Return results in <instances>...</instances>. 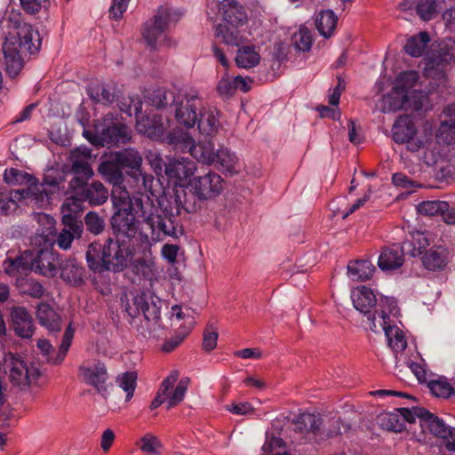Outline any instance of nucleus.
Listing matches in <instances>:
<instances>
[{"label":"nucleus","instance_id":"nucleus-42","mask_svg":"<svg viewBox=\"0 0 455 455\" xmlns=\"http://www.w3.org/2000/svg\"><path fill=\"white\" fill-rule=\"evenodd\" d=\"M87 94L97 104L108 105L116 100L111 87L105 84H92L87 87Z\"/></svg>","mask_w":455,"mask_h":455},{"label":"nucleus","instance_id":"nucleus-46","mask_svg":"<svg viewBox=\"0 0 455 455\" xmlns=\"http://www.w3.org/2000/svg\"><path fill=\"white\" fill-rule=\"evenodd\" d=\"M378 423L383 429L402 433L404 429L403 419L396 412H382L378 416Z\"/></svg>","mask_w":455,"mask_h":455},{"label":"nucleus","instance_id":"nucleus-19","mask_svg":"<svg viewBox=\"0 0 455 455\" xmlns=\"http://www.w3.org/2000/svg\"><path fill=\"white\" fill-rule=\"evenodd\" d=\"M79 375L83 378L84 384L93 387L100 395H104L106 393L105 383L108 379V369L104 363L94 361L86 365H81Z\"/></svg>","mask_w":455,"mask_h":455},{"label":"nucleus","instance_id":"nucleus-15","mask_svg":"<svg viewBox=\"0 0 455 455\" xmlns=\"http://www.w3.org/2000/svg\"><path fill=\"white\" fill-rule=\"evenodd\" d=\"M126 311L131 317H136L142 313L146 321L156 323L160 320L161 300L149 291H140L133 297L132 307L127 304Z\"/></svg>","mask_w":455,"mask_h":455},{"label":"nucleus","instance_id":"nucleus-54","mask_svg":"<svg viewBox=\"0 0 455 455\" xmlns=\"http://www.w3.org/2000/svg\"><path fill=\"white\" fill-rule=\"evenodd\" d=\"M191 331V325L180 326L178 331L175 332L174 336L169 338V339L164 344V351L172 352L177 347H179L185 339V338Z\"/></svg>","mask_w":455,"mask_h":455},{"label":"nucleus","instance_id":"nucleus-63","mask_svg":"<svg viewBox=\"0 0 455 455\" xmlns=\"http://www.w3.org/2000/svg\"><path fill=\"white\" fill-rule=\"evenodd\" d=\"M68 349L69 347H67L66 345H60L59 350H57L56 353L52 350V353L45 355L47 356L48 363L55 365L60 364L64 361L66 355H68Z\"/></svg>","mask_w":455,"mask_h":455},{"label":"nucleus","instance_id":"nucleus-2","mask_svg":"<svg viewBox=\"0 0 455 455\" xmlns=\"http://www.w3.org/2000/svg\"><path fill=\"white\" fill-rule=\"evenodd\" d=\"M225 181L219 173L210 171L188 180L187 185L175 186L172 192H164L158 198L164 211H172L180 216L181 212L192 213L201 209L204 202L220 196Z\"/></svg>","mask_w":455,"mask_h":455},{"label":"nucleus","instance_id":"nucleus-49","mask_svg":"<svg viewBox=\"0 0 455 455\" xmlns=\"http://www.w3.org/2000/svg\"><path fill=\"white\" fill-rule=\"evenodd\" d=\"M427 387H429L431 394L443 399L451 398L455 394L454 387L444 378L429 381Z\"/></svg>","mask_w":455,"mask_h":455},{"label":"nucleus","instance_id":"nucleus-60","mask_svg":"<svg viewBox=\"0 0 455 455\" xmlns=\"http://www.w3.org/2000/svg\"><path fill=\"white\" fill-rule=\"evenodd\" d=\"M160 448V442L156 438V436H153L149 434H147L143 437L140 438V450L143 452L153 455L157 452V450Z\"/></svg>","mask_w":455,"mask_h":455},{"label":"nucleus","instance_id":"nucleus-9","mask_svg":"<svg viewBox=\"0 0 455 455\" xmlns=\"http://www.w3.org/2000/svg\"><path fill=\"white\" fill-rule=\"evenodd\" d=\"M143 103L138 98H129V104H124L120 107L123 112L127 113L129 116L135 115L136 116V129L140 133L147 136L151 140H157L167 133L169 127L168 118H164L159 115L140 116L141 107Z\"/></svg>","mask_w":455,"mask_h":455},{"label":"nucleus","instance_id":"nucleus-56","mask_svg":"<svg viewBox=\"0 0 455 455\" xmlns=\"http://www.w3.org/2000/svg\"><path fill=\"white\" fill-rule=\"evenodd\" d=\"M189 379L188 378H183L179 380L178 386H176L174 392L172 393L168 399L167 409H172L184 399L186 391H188Z\"/></svg>","mask_w":455,"mask_h":455},{"label":"nucleus","instance_id":"nucleus-40","mask_svg":"<svg viewBox=\"0 0 455 455\" xmlns=\"http://www.w3.org/2000/svg\"><path fill=\"white\" fill-rule=\"evenodd\" d=\"M429 42L430 36L427 32H419V34L411 36L407 39L403 51L411 57L419 58L426 52Z\"/></svg>","mask_w":455,"mask_h":455},{"label":"nucleus","instance_id":"nucleus-51","mask_svg":"<svg viewBox=\"0 0 455 455\" xmlns=\"http://www.w3.org/2000/svg\"><path fill=\"white\" fill-rule=\"evenodd\" d=\"M283 447L284 442L282 438L267 434L266 443L262 446V455H291L290 452L282 451Z\"/></svg>","mask_w":455,"mask_h":455},{"label":"nucleus","instance_id":"nucleus-44","mask_svg":"<svg viewBox=\"0 0 455 455\" xmlns=\"http://www.w3.org/2000/svg\"><path fill=\"white\" fill-rule=\"evenodd\" d=\"M2 52H4V56L5 72L12 78L16 77L24 66L20 57V52H24L15 49H2Z\"/></svg>","mask_w":455,"mask_h":455},{"label":"nucleus","instance_id":"nucleus-61","mask_svg":"<svg viewBox=\"0 0 455 455\" xmlns=\"http://www.w3.org/2000/svg\"><path fill=\"white\" fill-rule=\"evenodd\" d=\"M218 333L212 325H207L204 331L203 349L210 352L212 351L217 345Z\"/></svg>","mask_w":455,"mask_h":455},{"label":"nucleus","instance_id":"nucleus-50","mask_svg":"<svg viewBox=\"0 0 455 455\" xmlns=\"http://www.w3.org/2000/svg\"><path fill=\"white\" fill-rule=\"evenodd\" d=\"M137 373L136 371H126L116 377V385L126 393V401L132 400L133 391L136 388Z\"/></svg>","mask_w":455,"mask_h":455},{"label":"nucleus","instance_id":"nucleus-31","mask_svg":"<svg viewBox=\"0 0 455 455\" xmlns=\"http://www.w3.org/2000/svg\"><path fill=\"white\" fill-rule=\"evenodd\" d=\"M403 264V251L399 245L383 249L379 256L378 265L382 271L395 270Z\"/></svg>","mask_w":455,"mask_h":455},{"label":"nucleus","instance_id":"nucleus-1","mask_svg":"<svg viewBox=\"0 0 455 455\" xmlns=\"http://www.w3.org/2000/svg\"><path fill=\"white\" fill-rule=\"evenodd\" d=\"M115 213L111 217V227L116 238L131 241L136 236L138 220L135 215L143 219L145 226L150 229L152 242L159 243L167 237L180 239L184 235V226L180 216L174 212L164 211L158 204L154 206L148 196H129L127 190L111 196Z\"/></svg>","mask_w":455,"mask_h":455},{"label":"nucleus","instance_id":"nucleus-62","mask_svg":"<svg viewBox=\"0 0 455 455\" xmlns=\"http://www.w3.org/2000/svg\"><path fill=\"white\" fill-rule=\"evenodd\" d=\"M24 175L25 173L22 172V171L17 170L15 168L5 169L4 180L7 185H17L21 183Z\"/></svg>","mask_w":455,"mask_h":455},{"label":"nucleus","instance_id":"nucleus-39","mask_svg":"<svg viewBox=\"0 0 455 455\" xmlns=\"http://www.w3.org/2000/svg\"><path fill=\"white\" fill-rule=\"evenodd\" d=\"M374 272L375 267L371 260L359 259L347 264V275L354 281L369 280Z\"/></svg>","mask_w":455,"mask_h":455},{"label":"nucleus","instance_id":"nucleus-23","mask_svg":"<svg viewBox=\"0 0 455 455\" xmlns=\"http://www.w3.org/2000/svg\"><path fill=\"white\" fill-rule=\"evenodd\" d=\"M11 328L21 339H30L35 331L32 315L25 307H12Z\"/></svg>","mask_w":455,"mask_h":455},{"label":"nucleus","instance_id":"nucleus-25","mask_svg":"<svg viewBox=\"0 0 455 455\" xmlns=\"http://www.w3.org/2000/svg\"><path fill=\"white\" fill-rule=\"evenodd\" d=\"M419 416V427L423 432L428 431L430 434L443 438V440L452 438L454 429L444 424V421L435 416L432 412H425Z\"/></svg>","mask_w":455,"mask_h":455},{"label":"nucleus","instance_id":"nucleus-57","mask_svg":"<svg viewBox=\"0 0 455 455\" xmlns=\"http://www.w3.org/2000/svg\"><path fill=\"white\" fill-rule=\"evenodd\" d=\"M394 412H397L400 419H403V422L408 423H414L416 419H419V415L421 414L430 413L429 411L419 406L411 407V409L399 408L395 410Z\"/></svg>","mask_w":455,"mask_h":455},{"label":"nucleus","instance_id":"nucleus-28","mask_svg":"<svg viewBox=\"0 0 455 455\" xmlns=\"http://www.w3.org/2000/svg\"><path fill=\"white\" fill-rule=\"evenodd\" d=\"M64 176L57 171L48 172L44 175L43 182L40 183L39 191L40 199L44 200V196L47 201L52 199V196L60 193L64 188Z\"/></svg>","mask_w":455,"mask_h":455},{"label":"nucleus","instance_id":"nucleus-3","mask_svg":"<svg viewBox=\"0 0 455 455\" xmlns=\"http://www.w3.org/2000/svg\"><path fill=\"white\" fill-rule=\"evenodd\" d=\"M132 245L124 238H108L104 244L92 242L85 251V261L88 267L94 273H120L128 267L132 259Z\"/></svg>","mask_w":455,"mask_h":455},{"label":"nucleus","instance_id":"nucleus-12","mask_svg":"<svg viewBox=\"0 0 455 455\" xmlns=\"http://www.w3.org/2000/svg\"><path fill=\"white\" fill-rule=\"evenodd\" d=\"M169 108L174 113L175 121L185 129H194L199 113L208 108L204 106L199 93L192 89Z\"/></svg>","mask_w":455,"mask_h":455},{"label":"nucleus","instance_id":"nucleus-32","mask_svg":"<svg viewBox=\"0 0 455 455\" xmlns=\"http://www.w3.org/2000/svg\"><path fill=\"white\" fill-rule=\"evenodd\" d=\"M422 254V264L429 271L442 270L447 265V251L442 245L431 247Z\"/></svg>","mask_w":455,"mask_h":455},{"label":"nucleus","instance_id":"nucleus-41","mask_svg":"<svg viewBox=\"0 0 455 455\" xmlns=\"http://www.w3.org/2000/svg\"><path fill=\"white\" fill-rule=\"evenodd\" d=\"M236 67L244 69H251L259 65L260 60L259 53L255 50L254 45H244L238 48L235 55Z\"/></svg>","mask_w":455,"mask_h":455},{"label":"nucleus","instance_id":"nucleus-11","mask_svg":"<svg viewBox=\"0 0 455 455\" xmlns=\"http://www.w3.org/2000/svg\"><path fill=\"white\" fill-rule=\"evenodd\" d=\"M384 305L387 307V312L382 309L379 313V320L375 322V317L371 316V323H370V330L374 332H379L381 330L386 334L387 339V345L395 351L398 353L403 351L407 347V342L403 338V331H401L397 326L387 323L388 315H395L396 312V301L391 299H384L381 303V307Z\"/></svg>","mask_w":455,"mask_h":455},{"label":"nucleus","instance_id":"nucleus-26","mask_svg":"<svg viewBox=\"0 0 455 455\" xmlns=\"http://www.w3.org/2000/svg\"><path fill=\"white\" fill-rule=\"evenodd\" d=\"M412 93H407L398 91H391L386 99V108L395 112L399 109L419 110L422 108L420 100H411Z\"/></svg>","mask_w":455,"mask_h":455},{"label":"nucleus","instance_id":"nucleus-22","mask_svg":"<svg viewBox=\"0 0 455 455\" xmlns=\"http://www.w3.org/2000/svg\"><path fill=\"white\" fill-rule=\"evenodd\" d=\"M196 172V163L188 158H171L164 163V175L172 180L175 186H183L180 182L192 176Z\"/></svg>","mask_w":455,"mask_h":455},{"label":"nucleus","instance_id":"nucleus-58","mask_svg":"<svg viewBox=\"0 0 455 455\" xmlns=\"http://www.w3.org/2000/svg\"><path fill=\"white\" fill-rule=\"evenodd\" d=\"M411 245H413L411 255L414 257L416 255H422L424 251H427V248L430 246V239L427 237V234L418 232L413 235Z\"/></svg>","mask_w":455,"mask_h":455},{"label":"nucleus","instance_id":"nucleus-7","mask_svg":"<svg viewBox=\"0 0 455 455\" xmlns=\"http://www.w3.org/2000/svg\"><path fill=\"white\" fill-rule=\"evenodd\" d=\"M183 16V12L178 8L161 5L152 20L143 25L142 36L148 45L156 49L157 45L167 44L168 36L165 34L171 26H175Z\"/></svg>","mask_w":455,"mask_h":455},{"label":"nucleus","instance_id":"nucleus-38","mask_svg":"<svg viewBox=\"0 0 455 455\" xmlns=\"http://www.w3.org/2000/svg\"><path fill=\"white\" fill-rule=\"evenodd\" d=\"M350 426L346 424L339 417L323 419V424L320 427L317 438L320 440L336 437L339 435L347 433Z\"/></svg>","mask_w":455,"mask_h":455},{"label":"nucleus","instance_id":"nucleus-34","mask_svg":"<svg viewBox=\"0 0 455 455\" xmlns=\"http://www.w3.org/2000/svg\"><path fill=\"white\" fill-rule=\"evenodd\" d=\"M122 166L123 168L132 169L135 172H139L143 158L140 152L132 148H124L117 151L107 158Z\"/></svg>","mask_w":455,"mask_h":455},{"label":"nucleus","instance_id":"nucleus-59","mask_svg":"<svg viewBox=\"0 0 455 455\" xmlns=\"http://www.w3.org/2000/svg\"><path fill=\"white\" fill-rule=\"evenodd\" d=\"M294 46L296 50L308 52L312 45V37L310 32L307 29H299V33L293 37Z\"/></svg>","mask_w":455,"mask_h":455},{"label":"nucleus","instance_id":"nucleus-13","mask_svg":"<svg viewBox=\"0 0 455 455\" xmlns=\"http://www.w3.org/2000/svg\"><path fill=\"white\" fill-rule=\"evenodd\" d=\"M11 379L12 384L20 391L27 390L35 384L41 375L40 370L34 363H28L18 355L11 354Z\"/></svg>","mask_w":455,"mask_h":455},{"label":"nucleus","instance_id":"nucleus-48","mask_svg":"<svg viewBox=\"0 0 455 455\" xmlns=\"http://www.w3.org/2000/svg\"><path fill=\"white\" fill-rule=\"evenodd\" d=\"M84 228L94 235H98L105 230V220L94 211H89L84 217Z\"/></svg>","mask_w":455,"mask_h":455},{"label":"nucleus","instance_id":"nucleus-24","mask_svg":"<svg viewBox=\"0 0 455 455\" xmlns=\"http://www.w3.org/2000/svg\"><path fill=\"white\" fill-rule=\"evenodd\" d=\"M34 260L33 250H27L14 258L8 257L4 261V273L9 276L35 273Z\"/></svg>","mask_w":455,"mask_h":455},{"label":"nucleus","instance_id":"nucleus-27","mask_svg":"<svg viewBox=\"0 0 455 455\" xmlns=\"http://www.w3.org/2000/svg\"><path fill=\"white\" fill-rule=\"evenodd\" d=\"M323 424V419L320 415L309 412L300 413L291 419L294 430L302 434H312L315 437L319 435Z\"/></svg>","mask_w":455,"mask_h":455},{"label":"nucleus","instance_id":"nucleus-18","mask_svg":"<svg viewBox=\"0 0 455 455\" xmlns=\"http://www.w3.org/2000/svg\"><path fill=\"white\" fill-rule=\"evenodd\" d=\"M393 139L397 144H407V149L416 152L422 147V141L415 138L416 127L414 121L408 116H402L395 121Z\"/></svg>","mask_w":455,"mask_h":455},{"label":"nucleus","instance_id":"nucleus-47","mask_svg":"<svg viewBox=\"0 0 455 455\" xmlns=\"http://www.w3.org/2000/svg\"><path fill=\"white\" fill-rule=\"evenodd\" d=\"M443 0H418L415 5L416 13L423 20H434L438 13L439 4Z\"/></svg>","mask_w":455,"mask_h":455},{"label":"nucleus","instance_id":"nucleus-36","mask_svg":"<svg viewBox=\"0 0 455 455\" xmlns=\"http://www.w3.org/2000/svg\"><path fill=\"white\" fill-rule=\"evenodd\" d=\"M199 114L196 125L198 126L200 133L210 137L215 135L220 129V111L208 108Z\"/></svg>","mask_w":455,"mask_h":455},{"label":"nucleus","instance_id":"nucleus-8","mask_svg":"<svg viewBox=\"0 0 455 455\" xmlns=\"http://www.w3.org/2000/svg\"><path fill=\"white\" fill-rule=\"evenodd\" d=\"M68 190L71 196L61 205V212H71L76 216L81 212L83 203L91 206H99L105 204L108 198V190L98 180L79 187L68 188Z\"/></svg>","mask_w":455,"mask_h":455},{"label":"nucleus","instance_id":"nucleus-17","mask_svg":"<svg viewBox=\"0 0 455 455\" xmlns=\"http://www.w3.org/2000/svg\"><path fill=\"white\" fill-rule=\"evenodd\" d=\"M80 156L88 157L90 151L87 149L81 150L76 148L71 152V166L68 169V175L72 176L68 181V188L79 187L80 185L90 184L89 180L92 179L95 173L92 171L89 162Z\"/></svg>","mask_w":455,"mask_h":455},{"label":"nucleus","instance_id":"nucleus-64","mask_svg":"<svg viewBox=\"0 0 455 455\" xmlns=\"http://www.w3.org/2000/svg\"><path fill=\"white\" fill-rule=\"evenodd\" d=\"M128 2L129 0H112V5L110 7L111 17L116 20L120 19L127 10Z\"/></svg>","mask_w":455,"mask_h":455},{"label":"nucleus","instance_id":"nucleus-37","mask_svg":"<svg viewBox=\"0 0 455 455\" xmlns=\"http://www.w3.org/2000/svg\"><path fill=\"white\" fill-rule=\"evenodd\" d=\"M337 16L331 10H323L315 16V28L323 38H331L334 35Z\"/></svg>","mask_w":455,"mask_h":455},{"label":"nucleus","instance_id":"nucleus-30","mask_svg":"<svg viewBox=\"0 0 455 455\" xmlns=\"http://www.w3.org/2000/svg\"><path fill=\"white\" fill-rule=\"evenodd\" d=\"M36 319L41 326L52 332L60 331V316L48 303H39L36 307Z\"/></svg>","mask_w":455,"mask_h":455},{"label":"nucleus","instance_id":"nucleus-6","mask_svg":"<svg viewBox=\"0 0 455 455\" xmlns=\"http://www.w3.org/2000/svg\"><path fill=\"white\" fill-rule=\"evenodd\" d=\"M224 23L215 26V36L228 46L240 47L243 42L239 28L247 22V12L240 3L224 0L220 4Z\"/></svg>","mask_w":455,"mask_h":455},{"label":"nucleus","instance_id":"nucleus-21","mask_svg":"<svg viewBox=\"0 0 455 455\" xmlns=\"http://www.w3.org/2000/svg\"><path fill=\"white\" fill-rule=\"evenodd\" d=\"M33 250L34 265H36V274L44 276H56L60 261V254L53 251L52 248H36Z\"/></svg>","mask_w":455,"mask_h":455},{"label":"nucleus","instance_id":"nucleus-4","mask_svg":"<svg viewBox=\"0 0 455 455\" xmlns=\"http://www.w3.org/2000/svg\"><path fill=\"white\" fill-rule=\"evenodd\" d=\"M0 32L4 35L2 49L22 50L35 54L40 49L41 39L32 25L20 20V14L12 12L9 17L0 19Z\"/></svg>","mask_w":455,"mask_h":455},{"label":"nucleus","instance_id":"nucleus-14","mask_svg":"<svg viewBox=\"0 0 455 455\" xmlns=\"http://www.w3.org/2000/svg\"><path fill=\"white\" fill-rule=\"evenodd\" d=\"M384 299L395 300L394 297H381L378 302L374 292L365 286L358 288L357 291L351 294L352 304H354L355 309L367 317L368 324L371 323V317H375V323L378 322L379 314L382 309L387 312V305H384V307L380 306Z\"/></svg>","mask_w":455,"mask_h":455},{"label":"nucleus","instance_id":"nucleus-33","mask_svg":"<svg viewBox=\"0 0 455 455\" xmlns=\"http://www.w3.org/2000/svg\"><path fill=\"white\" fill-rule=\"evenodd\" d=\"M187 92H189V91H180L179 93H175L172 91L165 90L164 87H159L153 90L150 95H148V102L158 109L172 107Z\"/></svg>","mask_w":455,"mask_h":455},{"label":"nucleus","instance_id":"nucleus-35","mask_svg":"<svg viewBox=\"0 0 455 455\" xmlns=\"http://www.w3.org/2000/svg\"><path fill=\"white\" fill-rule=\"evenodd\" d=\"M124 169L115 162L105 158L97 167V172L105 181L113 184L115 187H120L124 180Z\"/></svg>","mask_w":455,"mask_h":455},{"label":"nucleus","instance_id":"nucleus-16","mask_svg":"<svg viewBox=\"0 0 455 455\" xmlns=\"http://www.w3.org/2000/svg\"><path fill=\"white\" fill-rule=\"evenodd\" d=\"M189 129L184 130L180 127L172 128L168 131L164 137L156 140L163 142V144L172 148V149L180 153H189L192 156L197 157V154L204 146L196 145L195 140L192 138L191 133L188 132Z\"/></svg>","mask_w":455,"mask_h":455},{"label":"nucleus","instance_id":"nucleus-52","mask_svg":"<svg viewBox=\"0 0 455 455\" xmlns=\"http://www.w3.org/2000/svg\"><path fill=\"white\" fill-rule=\"evenodd\" d=\"M448 205L450 204L443 201H427L419 204V212L427 216L442 215L447 212Z\"/></svg>","mask_w":455,"mask_h":455},{"label":"nucleus","instance_id":"nucleus-10","mask_svg":"<svg viewBox=\"0 0 455 455\" xmlns=\"http://www.w3.org/2000/svg\"><path fill=\"white\" fill-rule=\"evenodd\" d=\"M61 224H63V228L57 234L55 239L49 238L47 235H37L34 237L33 243L40 245L44 243V248L52 246L54 243L61 250H69L73 241L81 239L84 235V223L77 219L75 213L67 212L61 216Z\"/></svg>","mask_w":455,"mask_h":455},{"label":"nucleus","instance_id":"nucleus-53","mask_svg":"<svg viewBox=\"0 0 455 455\" xmlns=\"http://www.w3.org/2000/svg\"><path fill=\"white\" fill-rule=\"evenodd\" d=\"M20 292L34 299H41L44 294V285L34 279H28L21 283Z\"/></svg>","mask_w":455,"mask_h":455},{"label":"nucleus","instance_id":"nucleus-55","mask_svg":"<svg viewBox=\"0 0 455 455\" xmlns=\"http://www.w3.org/2000/svg\"><path fill=\"white\" fill-rule=\"evenodd\" d=\"M437 138L446 144L455 141V120L443 121L437 131Z\"/></svg>","mask_w":455,"mask_h":455},{"label":"nucleus","instance_id":"nucleus-43","mask_svg":"<svg viewBox=\"0 0 455 455\" xmlns=\"http://www.w3.org/2000/svg\"><path fill=\"white\" fill-rule=\"evenodd\" d=\"M452 60H454V54L451 51L446 47H442L439 51L431 53L427 62V69H435L443 72L444 68Z\"/></svg>","mask_w":455,"mask_h":455},{"label":"nucleus","instance_id":"nucleus-45","mask_svg":"<svg viewBox=\"0 0 455 455\" xmlns=\"http://www.w3.org/2000/svg\"><path fill=\"white\" fill-rule=\"evenodd\" d=\"M418 81L419 73L417 71H403L398 75L397 78H395V84L393 91L414 94L416 91L413 88Z\"/></svg>","mask_w":455,"mask_h":455},{"label":"nucleus","instance_id":"nucleus-5","mask_svg":"<svg viewBox=\"0 0 455 455\" xmlns=\"http://www.w3.org/2000/svg\"><path fill=\"white\" fill-rule=\"evenodd\" d=\"M84 137L95 147H118L132 140V130L117 114L108 112L93 131H84Z\"/></svg>","mask_w":455,"mask_h":455},{"label":"nucleus","instance_id":"nucleus-20","mask_svg":"<svg viewBox=\"0 0 455 455\" xmlns=\"http://www.w3.org/2000/svg\"><path fill=\"white\" fill-rule=\"evenodd\" d=\"M195 158L207 164L215 163L216 165L222 168V172H227L230 174L235 172V167L237 160L235 153H232L228 149L223 148L217 149L215 152L213 151L211 144L204 146L203 150L199 151L198 157Z\"/></svg>","mask_w":455,"mask_h":455},{"label":"nucleus","instance_id":"nucleus-29","mask_svg":"<svg viewBox=\"0 0 455 455\" xmlns=\"http://www.w3.org/2000/svg\"><path fill=\"white\" fill-rule=\"evenodd\" d=\"M59 271L60 272L61 280L67 283L80 286L84 282V268L74 259L61 262Z\"/></svg>","mask_w":455,"mask_h":455}]
</instances>
